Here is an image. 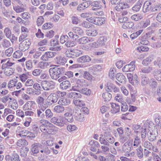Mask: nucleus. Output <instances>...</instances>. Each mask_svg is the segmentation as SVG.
<instances>
[{
    "label": "nucleus",
    "instance_id": "f257e3e1",
    "mask_svg": "<svg viewBox=\"0 0 161 161\" xmlns=\"http://www.w3.org/2000/svg\"><path fill=\"white\" fill-rule=\"evenodd\" d=\"M64 68L62 67H54L49 69V72L51 78L53 79L56 80L58 79L62 73L64 72Z\"/></svg>",
    "mask_w": 161,
    "mask_h": 161
},
{
    "label": "nucleus",
    "instance_id": "f03ea898",
    "mask_svg": "<svg viewBox=\"0 0 161 161\" xmlns=\"http://www.w3.org/2000/svg\"><path fill=\"white\" fill-rule=\"evenodd\" d=\"M82 54V52L80 50L76 49H70L67 50L65 53L66 57L71 58H75Z\"/></svg>",
    "mask_w": 161,
    "mask_h": 161
},
{
    "label": "nucleus",
    "instance_id": "7ed1b4c3",
    "mask_svg": "<svg viewBox=\"0 0 161 161\" xmlns=\"http://www.w3.org/2000/svg\"><path fill=\"white\" fill-rule=\"evenodd\" d=\"M115 140L114 138L112 136L100 137L99 138V142L102 144L110 146L115 142Z\"/></svg>",
    "mask_w": 161,
    "mask_h": 161
},
{
    "label": "nucleus",
    "instance_id": "20e7f679",
    "mask_svg": "<svg viewBox=\"0 0 161 161\" xmlns=\"http://www.w3.org/2000/svg\"><path fill=\"white\" fill-rule=\"evenodd\" d=\"M41 85L45 91H49L55 88V84L52 81L44 80L41 82Z\"/></svg>",
    "mask_w": 161,
    "mask_h": 161
},
{
    "label": "nucleus",
    "instance_id": "39448f33",
    "mask_svg": "<svg viewBox=\"0 0 161 161\" xmlns=\"http://www.w3.org/2000/svg\"><path fill=\"white\" fill-rule=\"evenodd\" d=\"M2 64L1 68L4 69L6 67H10L15 64L13 59H10L9 58H6L2 59L1 62Z\"/></svg>",
    "mask_w": 161,
    "mask_h": 161
},
{
    "label": "nucleus",
    "instance_id": "423d86ee",
    "mask_svg": "<svg viewBox=\"0 0 161 161\" xmlns=\"http://www.w3.org/2000/svg\"><path fill=\"white\" fill-rule=\"evenodd\" d=\"M131 146L130 145V141L126 142L122 146V152L126 153L125 154V156L128 157L130 156V154L128 153L132 150Z\"/></svg>",
    "mask_w": 161,
    "mask_h": 161
},
{
    "label": "nucleus",
    "instance_id": "0eeeda50",
    "mask_svg": "<svg viewBox=\"0 0 161 161\" xmlns=\"http://www.w3.org/2000/svg\"><path fill=\"white\" fill-rule=\"evenodd\" d=\"M135 68V62L131 61L130 64L125 65L122 69L123 72H127L133 71Z\"/></svg>",
    "mask_w": 161,
    "mask_h": 161
},
{
    "label": "nucleus",
    "instance_id": "6e6552de",
    "mask_svg": "<svg viewBox=\"0 0 161 161\" xmlns=\"http://www.w3.org/2000/svg\"><path fill=\"white\" fill-rule=\"evenodd\" d=\"M154 10L152 9V3L149 1L145 2L143 7V11L144 13H151Z\"/></svg>",
    "mask_w": 161,
    "mask_h": 161
},
{
    "label": "nucleus",
    "instance_id": "1a4fd4ad",
    "mask_svg": "<svg viewBox=\"0 0 161 161\" xmlns=\"http://www.w3.org/2000/svg\"><path fill=\"white\" fill-rule=\"evenodd\" d=\"M47 107V106H44L42 105L37 108L36 110L37 116L42 119L45 118L44 112Z\"/></svg>",
    "mask_w": 161,
    "mask_h": 161
},
{
    "label": "nucleus",
    "instance_id": "9d476101",
    "mask_svg": "<svg viewBox=\"0 0 161 161\" xmlns=\"http://www.w3.org/2000/svg\"><path fill=\"white\" fill-rule=\"evenodd\" d=\"M30 44L28 40H24L19 44V49L22 51H25L29 48Z\"/></svg>",
    "mask_w": 161,
    "mask_h": 161
},
{
    "label": "nucleus",
    "instance_id": "9b49d317",
    "mask_svg": "<svg viewBox=\"0 0 161 161\" xmlns=\"http://www.w3.org/2000/svg\"><path fill=\"white\" fill-rule=\"evenodd\" d=\"M46 126L47 127V133L48 134H54L58 131L57 128L50 122L47 125H46Z\"/></svg>",
    "mask_w": 161,
    "mask_h": 161
},
{
    "label": "nucleus",
    "instance_id": "f8f14e48",
    "mask_svg": "<svg viewBox=\"0 0 161 161\" xmlns=\"http://www.w3.org/2000/svg\"><path fill=\"white\" fill-rule=\"evenodd\" d=\"M5 158L7 161H20L19 155L15 153L6 155Z\"/></svg>",
    "mask_w": 161,
    "mask_h": 161
},
{
    "label": "nucleus",
    "instance_id": "ddd939ff",
    "mask_svg": "<svg viewBox=\"0 0 161 161\" xmlns=\"http://www.w3.org/2000/svg\"><path fill=\"white\" fill-rule=\"evenodd\" d=\"M54 59L56 64L59 65H64L67 62V60L65 58L60 56L56 57Z\"/></svg>",
    "mask_w": 161,
    "mask_h": 161
},
{
    "label": "nucleus",
    "instance_id": "4468645a",
    "mask_svg": "<svg viewBox=\"0 0 161 161\" xmlns=\"http://www.w3.org/2000/svg\"><path fill=\"white\" fill-rule=\"evenodd\" d=\"M77 112H75V115L76 117V119L80 122H83L85 120L84 115L83 114L81 113L80 110L79 108H77Z\"/></svg>",
    "mask_w": 161,
    "mask_h": 161
},
{
    "label": "nucleus",
    "instance_id": "2eb2a0df",
    "mask_svg": "<svg viewBox=\"0 0 161 161\" xmlns=\"http://www.w3.org/2000/svg\"><path fill=\"white\" fill-rule=\"evenodd\" d=\"M35 105L36 103L34 101H28L23 106V109L25 111L31 110L32 109V107Z\"/></svg>",
    "mask_w": 161,
    "mask_h": 161
},
{
    "label": "nucleus",
    "instance_id": "dca6fc26",
    "mask_svg": "<svg viewBox=\"0 0 161 161\" xmlns=\"http://www.w3.org/2000/svg\"><path fill=\"white\" fill-rule=\"evenodd\" d=\"M42 145L38 143H34L31 145V150L33 153H37L39 152L38 147L41 148Z\"/></svg>",
    "mask_w": 161,
    "mask_h": 161
},
{
    "label": "nucleus",
    "instance_id": "f3484780",
    "mask_svg": "<svg viewBox=\"0 0 161 161\" xmlns=\"http://www.w3.org/2000/svg\"><path fill=\"white\" fill-rule=\"evenodd\" d=\"M60 88L63 90H67L69 89L71 87V84L68 80H65L60 83Z\"/></svg>",
    "mask_w": 161,
    "mask_h": 161
},
{
    "label": "nucleus",
    "instance_id": "a211bd4d",
    "mask_svg": "<svg viewBox=\"0 0 161 161\" xmlns=\"http://www.w3.org/2000/svg\"><path fill=\"white\" fill-rule=\"evenodd\" d=\"M19 5L14 6V9L17 13H20L24 11L26 8L25 6L21 4H19Z\"/></svg>",
    "mask_w": 161,
    "mask_h": 161
},
{
    "label": "nucleus",
    "instance_id": "6ab92c4d",
    "mask_svg": "<svg viewBox=\"0 0 161 161\" xmlns=\"http://www.w3.org/2000/svg\"><path fill=\"white\" fill-rule=\"evenodd\" d=\"M76 90L80 93L87 96L90 95L91 93V91L86 87L78 88Z\"/></svg>",
    "mask_w": 161,
    "mask_h": 161
},
{
    "label": "nucleus",
    "instance_id": "aec40b11",
    "mask_svg": "<svg viewBox=\"0 0 161 161\" xmlns=\"http://www.w3.org/2000/svg\"><path fill=\"white\" fill-rule=\"evenodd\" d=\"M91 60V58L88 55L83 56L77 59V61L80 63H83L88 62Z\"/></svg>",
    "mask_w": 161,
    "mask_h": 161
},
{
    "label": "nucleus",
    "instance_id": "412c9836",
    "mask_svg": "<svg viewBox=\"0 0 161 161\" xmlns=\"http://www.w3.org/2000/svg\"><path fill=\"white\" fill-rule=\"evenodd\" d=\"M90 5V1H88L79 5L77 9L78 10H81L88 7Z\"/></svg>",
    "mask_w": 161,
    "mask_h": 161
},
{
    "label": "nucleus",
    "instance_id": "4be33fe9",
    "mask_svg": "<svg viewBox=\"0 0 161 161\" xmlns=\"http://www.w3.org/2000/svg\"><path fill=\"white\" fill-rule=\"evenodd\" d=\"M113 89V91L115 93L118 92H119V89L116 86H114L113 84H109V83L107 84V89H106V90L107 91H111V90Z\"/></svg>",
    "mask_w": 161,
    "mask_h": 161
},
{
    "label": "nucleus",
    "instance_id": "5701e85b",
    "mask_svg": "<svg viewBox=\"0 0 161 161\" xmlns=\"http://www.w3.org/2000/svg\"><path fill=\"white\" fill-rule=\"evenodd\" d=\"M116 79L119 82L123 83L125 82L126 80L125 77L121 73H118L116 76Z\"/></svg>",
    "mask_w": 161,
    "mask_h": 161
},
{
    "label": "nucleus",
    "instance_id": "b1692460",
    "mask_svg": "<svg viewBox=\"0 0 161 161\" xmlns=\"http://www.w3.org/2000/svg\"><path fill=\"white\" fill-rule=\"evenodd\" d=\"M142 146L145 148V149L149 150H151V149L153 148V145L149 141H144L143 142Z\"/></svg>",
    "mask_w": 161,
    "mask_h": 161
},
{
    "label": "nucleus",
    "instance_id": "393cba45",
    "mask_svg": "<svg viewBox=\"0 0 161 161\" xmlns=\"http://www.w3.org/2000/svg\"><path fill=\"white\" fill-rule=\"evenodd\" d=\"M2 69L4 70V74L7 76H10L14 72V69L10 67H6L4 69Z\"/></svg>",
    "mask_w": 161,
    "mask_h": 161
},
{
    "label": "nucleus",
    "instance_id": "a878e982",
    "mask_svg": "<svg viewBox=\"0 0 161 161\" xmlns=\"http://www.w3.org/2000/svg\"><path fill=\"white\" fill-rule=\"evenodd\" d=\"M68 96L70 98L73 99L81 98V95L80 93L71 92L68 94Z\"/></svg>",
    "mask_w": 161,
    "mask_h": 161
},
{
    "label": "nucleus",
    "instance_id": "bb28decb",
    "mask_svg": "<svg viewBox=\"0 0 161 161\" xmlns=\"http://www.w3.org/2000/svg\"><path fill=\"white\" fill-rule=\"evenodd\" d=\"M9 104L10 105L11 108L14 110H16L18 107V104L16 100L14 99H12L9 102Z\"/></svg>",
    "mask_w": 161,
    "mask_h": 161
},
{
    "label": "nucleus",
    "instance_id": "cd10ccee",
    "mask_svg": "<svg viewBox=\"0 0 161 161\" xmlns=\"http://www.w3.org/2000/svg\"><path fill=\"white\" fill-rule=\"evenodd\" d=\"M111 105L112 108V109L111 110L112 113L116 114L119 111L120 109L119 105L114 103H112Z\"/></svg>",
    "mask_w": 161,
    "mask_h": 161
},
{
    "label": "nucleus",
    "instance_id": "c85d7f7f",
    "mask_svg": "<svg viewBox=\"0 0 161 161\" xmlns=\"http://www.w3.org/2000/svg\"><path fill=\"white\" fill-rule=\"evenodd\" d=\"M86 32L87 35L92 36H96L98 33L97 31L94 28L91 29L86 31Z\"/></svg>",
    "mask_w": 161,
    "mask_h": 161
},
{
    "label": "nucleus",
    "instance_id": "c756f323",
    "mask_svg": "<svg viewBox=\"0 0 161 161\" xmlns=\"http://www.w3.org/2000/svg\"><path fill=\"white\" fill-rule=\"evenodd\" d=\"M149 33H146L145 35L143 36L141 38L140 43L143 45H148L149 44V42L147 38V35Z\"/></svg>",
    "mask_w": 161,
    "mask_h": 161
},
{
    "label": "nucleus",
    "instance_id": "7c9ffc66",
    "mask_svg": "<svg viewBox=\"0 0 161 161\" xmlns=\"http://www.w3.org/2000/svg\"><path fill=\"white\" fill-rule=\"evenodd\" d=\"M64 116L65 119L68 122L70 123L73 122L74 119L73 116L71 113L67 112L64 114Z\"/></svg>",
    "mask_w": 161,
    "mask_h": 161
},
{
    "label": "nucleus",
    "instance_id": "2f4dec72",
    "mask_svg": "<svg viewBox=\"0 0 161 161\" xmlns=\"http://www.w3.org/2000/svg\"><path fill=\"white\" fill-rule=\"evenodd\" d=\"M58 103L60 105L66 106L70 103V101L66 98H62L59 100Z\"/></svg>",
    "mask_w": 161,
    "mask_h": 161
},
{
    "label": "nucleus",
    "instance_id": "473e14b6",
    "mask_svg": "<svg viewBox=\"0 0 161 161\" xmlns=\"http://www.w3.org/2000/svg\"><path fill=\"white\" fill-rule=\"evenodd\" d=\"M134 26V24L132 21L127 22L124 23L122 27L124 29L131 28Z\"/></svg>",
    "mask_w": 161,
    "mask_h": 161
},
{
    "label": "nucleus",
    "instance_id": "72a5a7b5",
    "mask_svg": "<svg viewBox=\"0 0 161 161\" xmlns=\"http://www.w3.org/2000/svg\"><path fill=\"white\" fill-rule=\"evenodd\" d=\"M44 101L45 99L42 97L39 96L37 97L36 102L38 104L40 105V107L42 105L44 106H47L46 104L44 103Z\"/></svg>",
    "mask_w": 161,
    "mask_h": 161
},
{
    "label": "nucleus",
    "instance_id": "f704fd0d",
    "mask_svg": "<svg viewBox=\"0 0 161 161\" xmlns=\"http://www.w3.org/2000/svg\"><path fill=\"white\" fill-rule=\"evenodd\" d=\"M73 103L76 106L80 107H82L85 105L84 101L80 99L74 100Z\"/></svg>",
    "mask_w": 161,
    "mask_h": 161
},
{
    "label": "nucleus",
    "instance_id": "c9c22d12",
    "mask_svg": "<svg viewBox=\"0 0 161 161\" xmlns=\"http://www.w3.org/2000/svg\"><path fill=\"white\" fill-rule=\"evenodd\" d=\"M18 81L16 79L10 80L8 83L7 86L8 88L10 89L15 86L17 83Z\"/></svg>",
    "mask_w": 161,
    "mask_h": 161
},
{
    "label": "nucleus",
    "instance_id": "e433bc0d",
    "mask_svg": "<svg viewBox=\"0 0 161 161\" xmlns=\"http://www.w3.org/2000/svg\"><path fill=\"white\" fill-rule=\"evenodd\" d=\"M91 40H89L87 37L84 36L78 40V42L80 44H85L91 42Z\"/></svg>",
    "mask_w": 161,
    "mask_h": 161
},
{
    "label": "nucleus",
    "instance_id": "4c0bfd02",
    "mask_svg": "<svg viewBox=\"0 0 161 161\" xmlns=\"http://www.w3.org/2000/svg\"><path fill=\"white\" fill-rule=\"evenodd\" d=\"M44 113L45 118L46 117L47 119H49L51 118L53 116V113L49 109H46Z\"/></svg>",
    "mask_w": 161,
    "mask_h": 161
},
{
    "label": "nucleus",
    "instance_id": "58836bf2",
    "mask_svg": "<svg viewBox=\"0 0 161 161\" xmlns=\"http://www.w3.org/2000/svg\"><path fill=\"white\" fill-rule=\"evenodd\" d=\"M149 78L145 75H142L141 77V82L142 86H145L149 83Z\"/></svg>",
    "mask_w": 161,
    "mask_h": 161
},
{
    "label": "nucleus",
    "instance_id": "ea45409f",
    "mask_svg": "<svg viewBox=\"0 0 161 161\" xmlns=\"http://www.w3.org/2000/svg\"><path fill=\"white\" fill-rule=\"evenodd\" d=\"M28 144V142L25 139H19L18 141L17 142V145L19 147H21V146H24L27 145Z\"/></svg>",
    "mask_w": 161,
    "mask_h": 161
},
{
    "label": "nucleus",
    "instance_id": "a19ab883",
    "mask_svg": "<svg viewBox=\"0 0 161 161\" xmlns=\"http://www.w3.org/2000/svg\"><path fill=\"white\" fill-rule=\"evenodd\" d=\"M154 75L158 80L161 81V71L160 70H156L154 71Z\"/></svg>",
    "mask_w": 161,
    "mask_h": 161
},
{
    "label": "nucleus",
    "instance_id": "79ce46f5",
    "mask_svg": "<svg viewBox=\"0 0 161 161\" xmlns=\"http://www.w3.org/2000/svg\"><path fill=\"white\" fill-rule=\"evenodd\" d=\"M95 24L98 25H101L104 23L105 19L102 17H96L95 18Z\"/></svg>",
    "mask_w": 161,
    "mask_h": 161
},
{
    "label": "nucleus",
    "instance_id": "37998d69",
    "mask_svg": "<svg viewBox=\"0 0 161 161\" xmlns=\"http://www.w3.org/2000/svg\"><path fill=\"white\" fill-rule=\"evenodd\" d=\"M64 124L65 123L64 122V119L63 118H61L59 119L58 118H57L56 122L55 124V125L62 127L64 126Z\"/></svg>",
    "mask_w": 161,
    "mask_h": 161
},
{
    "label": "nucleus",
    "instance_id": "c03bdc74",
    "mask_svg": "<svg viewBox=\"0 0 161 161\" xmlns=\"http://www.w3.org/2000/svg\"><path fill=\"white\" fill-rule=\"evenodd\" d=\"M131 18L134 20L137 21L142 19L143 16L141 14H137L133 15L131 16Z\"/></svg>",
    "mask_w": 161,
    "mask_h": 161
},
{
    "label": "nucleus",
    "instance_id": "a18cd8bd",
    "mask_svg": "<svg viewBox=\"0 0 161 161\" xmlns=\"http://www.w3.org/2000/svg\"><path fill=\"white\" fill-rule=\"evenodd\" d=\"M103 97L104 101H109L111 99L112 95L110 93L106 92L103 94Z\"/></svg>",
    "mask_w": 161,
    "mask_h": 161
},
{
    "label": "nucleus",
    "instance_id": "49530a36",
    "mask_svg": "<svg viewBox=\"0 0 161 161\" xmlns=\"http://www.w3.org/2000/svg\"><path fill=\"white\" fill-rule=\"evenodd\" d=\"M73 31L76 34L82 35L84 32L83 30L80 27H75L73 28Z\"/></svg>",
    "mask_w": 161,
    "mask_h": 161
},
{
    "label": "nucleus",
    "instance_id": "de8ad7c7",
    "mask_svg": "<svg viewBox=\"0 0 161 161\" xmlns=\"http://www.w3.org/2000/svg\"><path fill=\"white\" fill-rule=\"evenodd\" d=\"M1 45L4 48L9 47L11 46L10 42L6 39H3L1 42Z\"/></svg>",
    "mask_w": 161,
    "mask_h": 161
},
{
    "label": "nucleus",
    "instance_id": "09e8293b",
    "mask_svg": "<svg viewBox=\"0 0 161 161\" xmlns=\"http://www.w3.org/2000/svg\"><path fill=\"white\" fill-rule=\"evenodd\" d=\"M13 51V48L12 47H10L5 51L4 54L7 57H10L12 55Z\"/></svg>",
    "mask_w": 161,
    "mask_h": 161
},
{
    "label": "nucleus",
    "instance_id": "8fccbe9b",
    "mask_svg": "<svg viewBox=\"0 0 161 161\" xmlns=\"http://www.w3.org/2000/svg\"><path fill=\"white\" fill-rule=\"evenodd\" d=\"M4 33L6 37L9 39H11V31L9 28L7 27L4 30Z\"/></svg>",
    "mask_w": 161,
    "mask_h": 161
},
{
    "label": "nucleus",
    "instance_id": "3c124183",
    "mask_svg": "<svg viewBox=\"0 0 161 161\" xmlns=\"http://www.w3.org/2000/svg\"><path fill=\"white\" fill-rule=\"evenodd\" d=\"M54 109L56 113H60L64 111V108L62 106L57 105L54 107Z\"/></svg>",
    "mask_w": 161,
    "mask_h": 161
},
{
    "label": "nucleus",
    "instance_id": "603ef678",
    "mask_svg": "<svg viewBox=\"0 0 161 161\" xmlns=\"http://www.w3.org/2000/svg\"><path fill=\"white\" fill-rule=\"evenodd\" d=\"M157 135L155 133L151 132L148 134V138L149 141L150 142H153L156 139Z\"/></svg>",
    "mask_w": 161,
    "mask_h": 161
},
{
    "label": "nucleus",
    "instance_id": "864d4df0",
    "mask_svg": "<svg viewBox=\"0 0 161 161\" xmlns=\"http://www.w3.org/2000/svg\"><path fill=\"white\" fill-rule=\"evenodd\" d=\"M23 55L22 51L21 50H17L13 54V57L16 58H19Z\"/></svg>",
    "mask_w": 161,
    "mask_h": 161
},
{
    "label": "nucleus",
    "instance_id": "5fc2aeb1",
    "mask_svg": "<svg viewBox=\"0 0 161 161\" xmlns=\"http://www.w3.org/2000/svg\"><path fill=\"white\" fill-rule=\"evenodd\" d=\"M142 5V4L139 1L137 2L136 4L134 6L132 7V9L133 10L136 12L138 11L140 9Z\"/></svg>",
    "mask_w": 161,
    "mask_h": 161
},
{
    "label": "nucleus",
    "instance_id": "6e6d98bb",
    "mask_svg": "<svg viewBox=\"0 0 161 161\" xmlns=\"http://www.w3.org/2000/svg\"><path fill=\"white\" fill-rule=\"evenodd\" d=\"M26 69L27 70H31L33 67L32 62L31 60H29L26 62Z\"/></svg>",
    "mask_w": 161,
    "mask_h": 161
},
{
    "label": "nucleus",
    "instance_id": "4d7b16f0",
    "mask_svg": "<svg viewBox=\"0 0 161 161\" xmlns=\"http://www.w3.org/2000/svg\"><path fill=\"white\" fill-rule=\"evenodd\" d=\"M76 84L77 85L78 88H81V87L85 85L86 82L84 80L78 79L76 81Z\"/></svg>",
    "mask_w": 161,
    "mask_h": 161
},
{
    "label": "nucleus",
    "instance_id": "13d9d810",
    "mask_svg": "<svg viewBox=\"0 0 161 161\" xmlns=\"http://www.w3.org/2000/svg\"><path fill=\"white\" fill-rule=\"evenodd\" d=\"M106 41V39L104 37H100L97 41V43L99 46H102L105 44Z\"/></svg>",
    "mask_w": 161,
    "mask_h": 161
},
{
    "label": "nucleus",
    "instance_id": "bf43d9fd",
    "mask_svg": "<svg viewBox=\"0 0 161 161\" xmlns=\"http://www.w3.org/2000/svg\"><path fill=\"white\" fill-rule=\"evenodd\" d=\"M109 147L110 146H108L104 145L102 146L101 148L102 152L104 154H106L107 153L109 152L110 151Z\"/></svg>",
    "mask_w": 161,
    "mask_h": 161
},
{
    "label": "nucleus",
    "instance_id": "052dcab7",
    "mask_svg": "<svg viewBox=\"0 0 161 161\" xmlns=\"http://www.w3.org/2000/svg\"><path fill=\"white\" fill-rule=\"evenodd\" d=\"M146 45H143L140 46L139 47H137V49L140 52L142 51V52H147L149 50L148 47L146 46Z\"/></svg>",
    "mask_w": 161,
    "mask_h": 161
},
{
    "label": "nucleus",
    "instance_id": "680f3d73",
    "mask_svg": "<svg viewBox=\"0 0 161 161\" xmlns=\"http://www.w3.org/2000/svg\"><path fill=\"white\" fill-rule=\"evenodd\" d=\"M49 96L51 99V101H52L53 103L57 102L58 99L56 96V94H55V93H52Z\"/></svg>",
    "mask_w": 161,
    "mask_h": 161
},
{
    "label": "nucleus",
    "instance_id": "e2e57ef3",
    "mask_svg": "<svg viewBox=\"0 0 161 161\" xmlns=\"http://www.w3.org/2000/svg\"><path fill=\"white\" fill-rule=\"evenodd\" d=\"M111 129L110 128H107L104 132L103 137L112 136L111 134Z\"/></svg>",
    "mask_w": 161,
    "mask_h": 161
},
{
    "label": "nucleus",
    "instance_id": "0e129e2a",
    "mask_svg": "<svg viewBox=\"0 0 161 161\" xmlns=\"http://www.w3.org/2000/svg\"><path fill=\"white\" fill-rule=\"evenodd\" d=\"M55 94L57 98L58 99L59 98L64 97L66 94V92H61L60 91H57L56 92Z\"/></svg>",
    "mask_w": 161,
    "mask_h": 161
},
{
    "label": "nucleus",
    "instance_id": "69168bd1",
    "mask_svg": "<svg viewBox=\"0 0 161 161\" xmlns=\"http://www.w3.org/2000/svg\"><path fill=\"white\" fill-rule=\"evenodd\" d=\"M69 39L68 36L66 35L61 36L60 38V42L62 44H64L67 42Z\"/></svg>",
    "mask_w": 161,
    "mask_h": 161
},
{
    "label": "nucleus",
    "instance_id": "338daca9",
    "mask_svg": "<svg viewBox=\"0 0 161 161\" xmlns=\"http://www.w3.org/2000/svg\"><path fill=\"white\" fill-rule=\"evenodd\" d=\"M42 72V70L40 69H36L32 72V75L35 76H38L40 75Z\"/></svg>",
    "mask_w": 161,
    "mask_h": 161
},
{
    "label": "nucleus",
    "instance_id": "774afa93",
    "mask_svg": "<svg viewBox=\"0 0 161 161\" xmlns=\"http://www.w3.org/2000/svg\"><path fill=\"white\" fill-rule=\"evenodd\" d=\"M152 70V68L151 67H147L143 68L141 69L142 72L145 73H148Z\"/></svg>",
    "mask_w": 161,
    "mask_h": 161
}]
</instances>
